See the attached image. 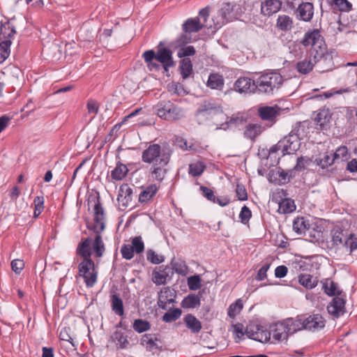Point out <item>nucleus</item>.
Wrapping results in <instances>:
<instances>
[{
	"label": "nucleus",
	"mask_w": 357,
	"mask_h": 357,
	"mask_svg": "<svg viewBox=\"0 0 357 357\" xmlns=\"http://www.w3.org/2000/svg\"><path fill=\"white\" fill-rule=\"evenodd\" d=\"M172 150L167 143L162 146L158 144H150L142 153V160L147 164H153L151 169L152 177L162 182L167 174L165 167L168 165L172 154Z\"/></svg>",
	"instance_id": "f257e3e1"
},
{
	"label": "nucleus",
	"mask_w": 357,
	"mask_h": 357,
	"mask_svg": "<svg viewBox=\"0 0 357 357\" xmlns=\"http://www.w3.org/2000/svg\"><path fill=\"white\" fill-rule=\"evenodd\" d=\"M285 79L278 70H265L256 73L254 93L273 97L278 93Z\"/></svg>",
	"instance_id": "f03ea898"
},
{
	"label": "nucleus",
	"mask_w": 357,
	"mask_h": 357,
	"mask_svg": "<svg viewBox=\"0 0 357 357\" xmlns=\"http://www.w3.org/2000/svg\"><path fill=\"white\" fill-rule=\"evenodd\" d=\"M105 218L104 209L100 203V198L98 196L95 201L94 223L93 225V229L96 235L92 243L93 250L96 257H101L105 250V245L100 235L105 227Z\"/></svg>",
	"instance_id": "7ed1b4c3"
},
{
	"label": "nucleus",
	"mask_w": 357,
	"mask_h": 357,
	"mask_svg": "<svg viewBox=\"0 0 357 357\" xmlns=\"http://www.w3.org/2000/svg\"><path fill=\"white\" fill-rule=\"evenodd\" d=\"M305 135V127L301 122L296 123L291 131L279 141L283 155L294 154L301 147V140Z\"/></svg>",
	"instance_id": "20e7f679"
},
{
	"label": "nucleus",
	"mask_w": 357,
	"mask_h": 357,
	"mask_svg": "<svg viewBox=\"0 0 357 357\" xmlns=\"http://www.w3.org/2000/svg\"><path fill=\"white\" fill-rule=\"evenodd\" d=\"M172 54L170 48H161L156 52L153 50H146L143 53L142 57L149 70L159 71L161 63L174 62Z\"/></svg>",
	"instance_id": "39448f33"
},
{
	"label": "nucleus",
	"mask_w": 357,
	"mask_h": 357,
	"mask_svg": "<svg viewBox=\"0 0 357 357\" xmlns=\"http://www.w3.org/2000/svg\"><path fill=\"white\" fill-rule=\"evenodd\" d=\"M298 326L294 318H287L271 325L268 332L275 341H287L289 335L298 332Z\"/></svg>",
	"instance_id": "423d86ee"
},
{
	"label": "nucleus",
	"mask_w": 357,
	"mask_h": 357,
	"mask_svg": "<svg viewBox=\"0 0 357 357\" xmlns=\"http://www.w3.org/2000/svg\"><path fill=\"white\" fill-rule=\"evenodd\" d=\"M161 119L176 121L184 116L183 109L170 100H160L153 107Z\"/></svg>",
	"instance_id": "0eeeda50"
},
{
	"label": "nucleus",
	"mask_w": 357,
	"mask_h": 357,
	"mask_svg": "<svg viewBox=\"0 0 357 357\" xmlns=\"http://www.w3.org/2000/svg\"><path fill=\"white\" fill-rule=\"evenodd\" d=\"M295 319L296 324L299 325L297 327L298 331L301 330L317 331L324 328L326 321L319 314H313L308 317L303 319L302 317H297Z\"/></svg>",
	"instance_id": "6e6552de"
},
{
	"label": "nucleus",
	"mask_w": 357,
	"mask_h": 357,
	"mask_svg": "<svg viewBox=\"0 0 357 357\" xmlns=\"http://www.w3.org/2000/svg\"><path fill=\"white\" fill-rule=\"evenodd\" d=\"M93 261L89 258H83V261L79 264V273L84 279L88 287H93L97 280V272L95 270Z\"/></svg>",
	"instance_id": "1a4fd4ad"
},
{
	"label": "nucleus",
	"mask_w": 357,
	"mask_h": 357,
	"mask_svg": "<svg viewBox=\"0 0 357 357\" xmlns=\"http://www.w3.org/2000/svg\"><path fill=\"white\" fill-rule=\"evenodd\" d=\"M245 333L248 338L259 342H268L271 340V332L259 324L254 323L248 324L245 328Z\"/></svg>",
	"instance_id": "9d476101"
},
{
	"label": "nucleus",
	"mask_w": 357,
	"mask_h": 357,
	"mask_svg": "<svg viewBox=\"0 0 357 357\" xmlns=\"http://www.w3.org/2000/svg\"><path fill=\"white\" fill-rule=\"evenodd\" d=\"M196 115L206 119H213L215 116H224V112L220 105L205 100L199 105Z\"/></svg>",
	"instance_id": "9b49d317"
},
{
	"label": "nucleus",
	"mask_w": 357,
	"mask_h": 357,
	"mask_svg": "<svg viewBox=\"0 0 357 357\" xmlns=\"http://www.w3.org/2000/svg\"><path fill=\"white\" fill-rule=\"evenodd\" d=\"M288 193L286 190L279 189L273 195V200L279 204L278 211L284 214L289 213L296 210L294 201L290 198H286Z\"/></svg>",
	"instance_id": "f8f14e48"
},
{
	"label": "nucleus",
	"mask_w": 357,
	"mask_h": 357,
	"mask_svg": "<svg viewBox=\"0 0 357 357\" xmlns=\"http://www.w3.org/2000/svg\"><path fill=\"white\" fill-rule=\"evenodd\" d=\"M281 112L282 109L278 105L273 106H261L257 109L259 117L262 121L269 123L270 126H273L276 123Z\"/></svg>",
	"instance_id": "ddd939ff"
},
{
	"label": "nucleus",
	"mask_w": 357,
	"mask_h": 357,
	"mask_svg": "<svg viewBox=\"0 0 357 357\" xmlns=\"http://www.w3.org/2000/svg\"><path fill=\"white\" fill-rule=\"evenodd\" d=\"M300 43L304 47H307L311 46L321 47V45L325 44V40L322 36L321 31L317 29H309L304 34L303 38L301 40Z\"/></svg>",
	"instance_id": "4468645a"
},
{
	"label": "nucleus",
	"mask_w": 357,
	"mask_h": 357,
	"mask_svg": "<svg viewBox=\"0 0 357 357\" xmlns=\"http://www.w3.org/2000/svg\"><path fill=\"white\" fill-rule=\"evenodd\" d=\"M174 271L168 266L156 267L152 273V281L156 285L165 284L167 280L172 278Z\"/></svg>",
	"instance_id": "2eb2a0df"
},
{
	"label": "nucleus",
	"mask_w": 357,
	"mask_h": 357,
	"mask_svg": "<svg viewBox=\"0 0 357 357\" xmlns=\"http://www.w3.org/2000/svg\"><path fill=\"white\" fill-rule=\"evenodd\" d=\"M255 77L251 79L247 77L238 78L234 84V89L240 93H254L255 87Z\"/></svg>",
	"instance_id": "dca6fc26"
},
{
	"label": "nucleus",
	"mask_w": 357,
	"mask_h": 357,
	"mask_svg": "<svg viewBox=\"0 0 357 357\" xmlns=\"http://www.w3.org/2000/svg\"><path fill=\"white\" fill-rule=\"evenodd\" d=\"M141 344L146 347L147 351L163 350L162 341L155 334H144L141 339Z\"/></svg>",
	"instance_id": "f3484780"
},
{
	"label": "nucleus",
	"mask_w": 357,
	"mask_h": 357,
	"mask_svg": "<svg viewBox=\"0 0 357 357\" xmlns=\"http://www.w3.org/2000/svg\"><path fill=\"white\" fill-rule=\"evenodd\" d=\"M282 3L280 0H261V14L265 17H270L278 13L282 8Z\"/></svg>",
	"instance_id": "a211bd4d"
},
{
	"label": "nucleus",
	"mask_w": 357,
	"mask_h": 357,
	"mask_svg": "<svg viewBox=\"0 0 357 357\" xmlns=\"http://www.w3.org/2000/svg\"><path fill=\"white\" fill-rule=\"evenodd\" d=\"M329 314L335 317H339L345 312V300L341 297L335 296L327 307Z\"/></svg>",
	"instance_id": "6ab92c4d"
},
{
	"label": "nucleus",
	"mask_w": 357,
	"mask_h": 357,
	"mask_svg": "<svg viewBox=\"0 0 357 357\" xmlns=\"http://www.w3.org/2000/svg\"><path fill=\"white\" fill-rule=\"evenodd\" d=\"M311 229L312 225L309 220L304 217H297L293 221V230L298 235L307 236Z\"/></svg>",
	"instance_id": "aec40b11"
},
{
	"label": "nucleus",
	"mask_w": 357,
	"mask_h": 357,
	"mask_svg": "<svg viewBox=\"0 0 357 357\" xmlns=\"http://www.w3.org/2000/svg\"><path fill=\"white\" fill-rule=\"evenodd\" d=\"M335 54H336L335 50H330L328 54H326L323 58L316 63L320 72H328L334 68L333 56Z\"/></svg>",
	"instance_id": "412c9836"
},
{
	"label": "nucleus",
	"mask_w": 357,
	"mask_h": 357,
	"mask_svg": "<svg viewBox=\"0 0 357 357\" xmlns=\"http://www.w3.org/2000/svg\"><path fill=\"white\" fill-rule=\"evenodd\" d=\"M110 340L119 349H126L130 346L128 335L121 330H115L110 336Z\"/></svg>",
	"instance_id": "4be33fe9"
},
{
	"label": "nucleus",
	"mask_w": 357,
	"mask_h": 357,
	"mask_svg": "<svg viewBox=\"0 0 357 357\" xmlns=\"http://www.w3.org/2000/svg\"><path fill=\"white\" fill-rule=\"evenodd\" d=\"M296 12L300 20L305 22H310L314 15V6L310 2H302L299 4Z\"/></svg>",
	"instance_id": "5701e85b"
},
{
	"label": "nucleus",
	"mask_w": 357,
	"mask_h": 357,
	"mask_svg": "<svg viewBox=\"0 0 357 357\" xmlns=\"http://www.w3.org/2000/svg\"><path fill=\"white\" fill-rule=\"evenodd\" d=\"M204 27L199 17L188 18L182 24V30L185 33H197Z\"/></svg>",
	"instance_id": "b1692460"
},
{
	"label": "nucleus",
	"mask_w": 357,
	"mask_h": 357,
	"mask_svg": "<svg viewBox=\"0 0 357 357\" xmlns=\"http://www.w3.org/2000/svg\"><path fill=\"white\" fill-rule=\"evenodd\" d=\"M132 188L127 183H123L120 186L117 200L121 203L124 207H128L132 201Z\"/></svg>",
	"instance_id": "393cba45"
},
{
	"label": "nucleus",
	"mask_w": 357,
	"mask_h": 357,
	"mask_svg": "<svg viewBox=\"0 0 357 357\" xmlns=\"http://www.w3.org/2000/svg\"><path fill=\"white\" fill-rule=\"evenodd\" d=\"M331 114L328 109H320L317 114L314 121L317 126H319L321 130L327 129L328 124L331 120Z\"/></svg>",
	"instance_id": "a878e982"
},
{
	"label": "nucleus",
	"mask_w": 357,
	"mask_h": 357,
	"mask_svg": "<svg viewBox=\"0 0 357 357\" xmlns=\"http://www.w3.org/2000/svg\"><path fill=\"white\" fill-rule=\"evenodd\" d=\"M185 326L192 333H198L202 328V323L192 314H187L183 317Z\"/></svg>",
	"instance_id": "bb28decb"
},
{
	"label": "nucleus",
	"mask_w": 357,
	"mask_h": 357,
	"mask_svg": "<svg viewBox=\"0 0 357 357\" xmlns=\"http://www.w3.org/2000/svg\"><path fill=\"white\" fill-rule=\"evenodd\" d=\"M225 84L223 76L219 73H211L206 82V86L211 89L222 90Z\"/></svg>",
	"instance_id": "cd10ccee"
},
{
	"label": "nucleus",
	"mask_w": 357,
	"mask_h": 357,
	"mask_svg": "<svg viewBox=\"0 0 357 357\" xmlns=\"http://www.w3.org/2000/svg\"><path fill=\"white\" fill-rule=\"evenodd\" d=\"M263 130L260 124L249 123L245 126L243 135L245 138L255 141V139L261 135Z\"/></svg>",
	"instance_id": "c85d7f7f"
},
{
	"label": "nucleus",
	"mask_w": 357,
	"mask_h": 357,
	"mask_svg": "<svg viewBox=\"0 0 357 357\" xmlns=\"http://www.w3.org/2000/svg\"><path fill=\"white\" fill-rule=\"evenodd\" d=\"M298 283L307 289H312L317 286L319 280L310 274L301 273L298 276Z\"/></svg>",
	"instance_id": "c756f323"
},
{
	"label": "nucleus",
	"mask_w": 357,
	"mask_h": 357,
	"mask_svg": "<svg viewBox=\"0 0 357 357\" xmlns=\"http://www.w3.org/2000/svg\"><path fill=\"white\" fill-rule=\"evenodd\" d=\"M293 20L287 15H280L276 20V28L282 31L287 32L293 27Z\"/></svg>",
	"instance_id": "7c9ffc66"
},
{
	"label": "nucleus",
	"mask_w": 357,
	"mask_h": 357,
	"mask_svg": "<svg viewBox=\"0 0 357 357\" xmlns=\"http://www.w3.org/2000/svg\"><path fill=\"white\" fill-rule=\"evenodd\" d=\"M158 187L155 184H151L143 188L139 195V202L141 204L147 203L156 194Z\"/></svg>",
	"instance_id": "2f4dec72"
},
{
	"label": "nucleus",
	"mask_w": 357,
	"mask_h": 357,
	"mask_svg": "<svg viewBox=\"0 0 357 357\" xmlns=\"http://www.w3.org/2000/svg\"><path fill=\"white\" fill-rule=\"evenodd\" d=\"M200 292L199 294H190L183 299L181 305L183 308H195L200 306Z\"/></svg>",
	"instance_id": "473e14b6"
},
{
	"label": "nucleus",
	"mask_w": 357,
	"mask_h": 357,
	"mask_svg": "<svg viewBox=\"0 0 357 357\" xmlns=\"http://www.w3.org/2000/svg\"><path fill=\"white\" fill-rule=\"evenodd\" d=\"M178 68L183 79H186L193 74V66L190 58L182 59Z\"/></svg>",
	"instance_id": "72a5a7b5"
},
{
	"label": "nucleus",
	"mask_w": 357,
	"mask_h": 357,
	"mask_svg": "<svg viewBox=\"0 0 357 357\" xmlns=\"http://www.w3.org/2000/svg\"><path fill=\"white\" fill-rule=\"evenodd\" d=\"M235 6L230 3H224L220 8V13L222 18L226 22L233 21L236 19L234 13Z\"/></svg>",
	"instance_id": "f704fd0d"
},
{
	"label": "nucleus",
	"mask_w": 357,
	"mask_h": 357,
	"mask_svg": "<svg viewBox=\"0 0 357 357\" xmlns=\"http://www.w3.org/2000/svg\"><path fill=\"white\" fill-rule=\"evenodd\" d=\"M16 33L15 27L10 22L1 23L0 27V39L10 40Z\"/></svg>",
	"instance_id": "c9c22d12"
},
{
	"label": "nucleus",
	"mask_w": 357,
	"mask_h": 357,
	"mask_svg": "<svg viewBox=\"0 0 357 357\" xmlns=\"http://www.w3.org/2000/svg\"><path fill=\"white\" fill-rule=\"evenodd\" d=\"M91 243V239L90 238H86L83 239L77 245V254L82 258H89L91 256V251L90 249V245Z\"/></svg>",
	"instance_id": "e433bc0d"
},
{
	"label": "nucleus",
	"mask_w": 357,
	"mask_h": 357,
	"mask_svg": "<svg viewBox=\"0 0 357 357\" xmlns=\"http://www.w3.org/2000/svg\"><path fill=\"white\" fill-rule=\"evenodd\" d=\"M111 307L112 311L117 315L123 317L124 315L123 303L120 296L114 294L110 296Z\"/></svg>",
	"instance_id": "4c0bfd02"
},
{
	"label": "nucleus",
	"mask_w": 357,
	"mask_h": 357,
	"mask_svg": "<svg viewBox=\"0 0 357 357\" xmlns=\"http://www.w3.org/2000/svg\"><path fill=\"white\" fill-rule=\"evenodd\" d=\"M128 169L121 162L116 163V167L111 172V177L114 181H121L128 174Z\"/></svg>",
	"instance_id": "58836bf2"
},
{
	"label": "nucleus",
	"mask_w": 357,
	"mask_h": 357,
	"mask_svg": "<svg viewBox=\"0 0 357 357\" xmlns=\"http://www.w3.org/2000/svg\"><path fill=\"white\" fill-rule=\"evenodd\" d=\"M328 3L332 6L333 9H337L340 12L349 13L353 8L352 4L347 0H326Z\"/></svg>",
	"instance_id": "ea45409f"
},
{
	"label": "nucleus",
	"mask_w": 357,
	"mask_h": 357,
	"mask_svg": "<svg viewBox=\"0 0 357 357\" xmlns=\"http://www.w3.org/2000/svg\"><path fill=\"white\" fill-rule=\"evenodd\" d=\"M328 52L329 51H327V47L325 43L324 45H321V47H311L310 50L309 58L312 60L314 63H316L319 59L323 58V56Z\"/></svg>",
	"instance_id": "a19ab883"
},
{
	"label": "nucleus",
	"mask_w": 357,
	"mask_h": 357,
	"mask_svg": "<svg viewBox=\"0 0 357 357\" xmlns=\"http://www.w3.org/2000/svg\"><path fill=\"white\" fill-rule=\"evenodd\" d=\"M316 63L309 58V60L304 59L298 61L296 64V69L300 73L307 75L312 70L313 66Z\"/></svg>",
	"instance_id": "79ce46f5"
},
{
	"label": "nucleus",
	"mask_w": 357,
	"mask_h": 357,
	"mask_svg": "<svg viewBox=\"0 0 357 357\" xmlns=\"http://www.w3.org/2000/svg\"><path fill=\"white\" fill-rule=\"evenodd\" d=\"M332 154H329L328 152H325L322 155L316 158L315 162L322 169L327 168L335 162L333 156Z\"/></svg>",
	"instance_id": "37998d69"
},
{
	"label": "nucleus",
	"mask_w": 357,
	"mask_h": 357,
	"mask_svg": "<svg viewBox=\"0 0 357 357\" xmlns=\"http://www.w3.org/2000/svg\"><path fill=\"white\" fill-rule=\"evenodd\" d=\"M182 310L180 308H174L169 310L162 317V320L165 323H170L177 320L181 315Z\"/></svg>",
	"instance_id": "c03bdc74"
},
{
	"label": "nucleus",
	"mask_w": 357,
	"mask_h": 357,
	"mask_svg": "<svg viewBox=\"0 0 357 357\" xmlns=\"http://www.w3.org/2000/svg\"><path fill=\"white\" fill-rule=\"evenodd\" d=\"M151 324L148 321L142 319H137L132 324V328L138 333H142L151 328Z\"/></svg>",
	"instance_id": "a18cd8bd"
},
{
	"label": "nucleus",
	"mask_w": 357,
	"mask_h": 357,
	"mask_svg": "<svg viewBox=\"0 0 357 357\" xmlns=\"http://www.w3.org/2000/svg\"><path fill=\"white\" fill-rule=\"evenodd\" d=\"M243 304L241 299H237L232 303L228 307L227 314L230 318H235L243 310Z\"/></svg>",
	"instance_id": "49530a36"
},
{
	"label": "nucleus",
	"mask_w": 357,
	"mask_h": 357,
	"mask_svg": "<svg viewBox=\"0 0 357 357\" xmlns=\"http://www.w3.org/2000/svg\"><path fill=\"white\" fill-rule=\"evenodd\" d=\"M10 40H4L0 43V63H3L10 55Z\"/></svg>",
	"instance_id": "de8ad7c7"
},
{
	"label": "nucleus",
	"mask_w": 357,
	"mask_h": 357,
	"mask_svg": "<svg viewBox=\"0 0 357 357\" xmlns=\"http://www.w3.org/2000/svg\"><path fill=\"white\" fill-rule=\"evenodd\" d=\"M205 169V164L202 161H198L189 165L188 173L191 176L196 177L200 176L204 172Z\"/></svg>",
	"instance_id": "09e8293b"
},
{
	"label": "nucleus",
	"mask_w": 357,
	"mask_h": 357,
	"mask_svg": "<svg viewBox=\"0 0 357 357\" xmlns=\"http://www.w3.org/2000/svg\"><path fill=\"white\" fill-rule=\"evenodd\" d=\"M192 38L188 36V33H181L174 41L171 43L170 46L175 48L185 46L187 44L191 43Z\"/></svg>",
	"instance_id": "8fccbe9b"
},
{
	"label": "nucleus",
	"mask_w": 357,
	"mask_h": 357,
	"mask_svg": "<svg viewBox=\"0 0 357 357\" xmlns=\"http://www.w3.org/2000/svg\"><path fill=\"white\" fill-rule=\"evenodd\" d=\"M322 289L328 296H335L337 291V284L330 279L321 281Z\"/></svg>",
	"instance_id": "3c124183"
},
{
	"label": "nucleus",
	"mask_w": 357,
	"mask_h": 357,
	"mask_svg": "<svg viewBox=\"0 0 357 357\" xmlns=\"http://www.w3.org/2000/svg\"><path fill=\"white\" fill-rule=\"evenodd\" d=\"M332 234V241L334 245H344V241L347 238L340 228L334 229L331 231Z\"/></svg>",
	"instance_id": "603ef678"
},
{
	"label": "nucleus",
	"mask_w": 357,
	"mask_h": 357,
	"mask_svg": "<svg viewBox=\"0 0 357 357\" xmlns=\"http://www.w3.org/2000/svg\"><path fill=\"white\" fill-rule=\"evenodd\" d=\"M34 211L33 218H36L43 212L44 209V197L43 196H37L33 200Z\"/></svg>",
	"instance_id": "864d4df0"
},
{
	"label": "nucleus",
	"mask_w": 357,
	"mask_h": 357,
	"mask_svg": "<svg viewBox=\"0 0 357 357\" xmlns=\"http://www.w3.org/2000/svg\"><path fill=\"white\" fill-rule=\"evenodd\" d=\"M202 279L199 275H195L188 278V286L190 290L195 291L201 287Z\"/></svg>",
	"instance_id": "5fc2aeb1"
},
{
	"label": "nucleus",
	"mask_w": 357,
	"mask_h": 357,
	"mask_svg": "<svg viewBox=\"0 0 357 357\" xmlns=\"http://www.w3.org/2000/svg\"><path fill=\"white\" fill-rule=\"evenodd\" d=\"M348 149L346 146H341L338 147L335 152L333 154L335 161L341 160L342 161L347 160L348 158Z\"/></svg>",
	"instance_id": "6e6d98bb"
},
{
	"label": "nucleus",
	"mask_w": 357,
	"mask_h": 357,
	"mask_svg": "<svg viewBox=\"0 0 357 357\" xmlns=\"http://www.w3.org/2000/svg\"><path fill=\"white\" fill-rule=\"evenodd\" d=\"M307 236L312 238L311 241H319L323 237L321 227L312 225V229L307 233Z\"/></svg>",
	"instance_id": "4d7b16f0"
},
{
	"label": "nucleus",
	"mask_w": 357,
	"mask_h": 357,
	"mask_svg": "<svg viewBox=\"0 0 357 357\" xmlns=\"http://www.w3.org/2000/svg\"><path fill=\"white\" fill-rule=\"evenodd\" d=\"M196 53L195 49L193 46H183L180 47L178 51L177 56L178 58H187V56H190L195 55Z\"/></svg>",
	"instance_id": "13d9d810"
},
{
	"label": "nucleus",
	"mask_w": 357,
	"mask_h": 357,
	"mask_svg": "<svg viewBox=\"0 0 357 357\" xmlns=\"http://www.w3.org/2000/svg\"><path fill=\"white\" fill-rule=\"evenodd\" d=\"M132 248H133L134 252L137 254L142 253L144 250V244L142 240L141 236H135L132 240Z\"/></svg>",
	"instance_id": "bf43d9fd"
},
{
	"label": "nucleus",
	"mask_w": 357,
	"mask_h": 357,
	"mask_svg": "<svg viewBox=\"0 0 357 357\" xmlns=\"http://www.w3.org/2000/svg\"><path fill=\"white\" fill-rule=\"evenodd\" d=\"M228 120L226 121V124L238 126L244 123L246 121V118L240 114H234L231 117L227 118Z\"/></svg>",
	"instance_id": "052dcab7"
},
{
	"label": "nucleus",
	"mask_w": 357,
	"mask_h": 357,
	"mask_svg": "<svg viewBox=\"0 0 357 357\" xmlns=\"http://www.w3.org/2000/svg\"><path fill=\"white\" fill-rule=\"evenodd\" d=\"M99 103L97 100L93 99H89L86 103V109L89 114H93V117L98 113L99 111Z\"/></svg>",
	"instance_id": "680f3d73"
},
{
	"label": "nucleus",
	"mask_w": 357,
	"mask_h": 357,
	"mask_svg": "<svg viewBox=\"0 0 357 357\" xmlns=\"http://www.w3.org/2000/svg\"><path fill=\"white\" fill-rule=\"evenodd\" d=\"M252 217V212L250 209L247 206H243L241 208V212L239 213V218L241 219V222L246 225L249 222L250 218Z\"/></svg>",
	"instance_id": "e2e57ef3"
},
{
	"label": "nucleus",
	"mask_w": 357,
	"mask_h": 357,
	"mask_svg": "<svg viewBox=\"0 0 357 357\" xmlns=\"http://www.w3.org/2000/svg\"><path fill=\"white\" fill-rule=\"evenodd\" d=\"M147 260L153 264H159L164 261L163 256H159L153 250H149L146 253Z\"/></svg>",
	"instance_id": "0e129e2a"
},
{
	"label": "nucleus",
	"mask_w": 357,
	"mask_h": 357,
	"mask_svg": "<svg viewBox=\"0 0 357 357\" xmlns=\"http://www.w3.org/2000/svg\"><path fill=\"white\" fill-rule=\"evenodd\" d=\"M236 197L241 201L248 199V192L245 185L242 183H237L236 188Z\"/></svg>",
	"instance_id": "69168bd1"
},
{
	"label": "nucleus",
	"mask_w": 357,
	"mask_h": 357,
	"mask_svg": "<svg viewBox=\"0 0 357 357\" xmlns=\"http://www.w3.org/2000/svg\"><path fill=\"white\" fill-rule=\"evenodd\" d=\"M123 258L130 260L134 257L133 248L130 245L123 244L121 249Z\"/></svg>",
	"instance_id": "338daca9"
},
{
	"label": "nucleus",
	"mask_w": 357,
	"mask_h": 357,
	"mask_svg": "<svg viewBox=\"0 0 357 357\" xmlns=\"http://www.w3.org/2000/svg\"><path fill=\"white\" fill-rule=\"evenodd\" d=\"M344 246L349 248L351 252H354L357 249V238L351 234L345 238Z\"/></svg>",
	"instance_id": "774afa93"
}]
</instances>
